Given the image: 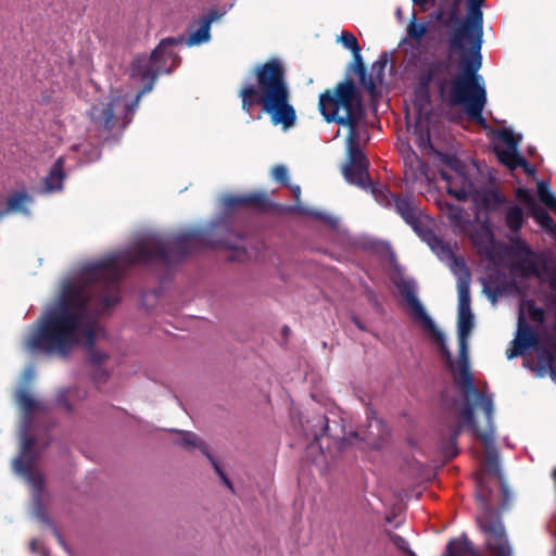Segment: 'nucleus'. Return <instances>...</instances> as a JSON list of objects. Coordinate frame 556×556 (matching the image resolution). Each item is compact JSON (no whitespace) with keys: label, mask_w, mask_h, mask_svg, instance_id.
I'll return each mask as SVG.
<instances>
[{"label":"nucleus","mask_w":556,"mask_h":556,"mask_svg":"<svg viewBox=\"0 0 556 556\" xmlns=\"http://www.w3.org/2000/svg\"><path fill=\"white\" fill-rule=\"evenodd\" d=\"M213 245L208 231L193 229L170 238L148 237L129 249L85 265L77 281L63 285L55 304L27 338L26 348L31 352L68 357L76 346L83 344L88 349L90 364L100 367L109 355L94 349L97 330L89 316L90 303L94 302L100 312L119 303L124 271L134 265L159 262L170 265L192 252Z\"/></svg>","instance_id":"f257e3e1"},{"label":"nucleus","mask_w":556,"mask_h":556,"mask_svg":"<svg viewBox=\"0 0 556 556\" xmlns=\"http://www.w3.org/2000/svg\"><path fill=\"white\" fill-rule=\"evenodd\" d=\"M485 0H454L444 17L438 14L441 24L451 28L448 49L460 55L462 71L457 72L451 54L434 58L422 64L418 73V90L428 99L430 86L439 100L450 108L462 105L469 119L481 126L486 121L482 115L486 104L483 78L478 74L482 64L480 53L483 36L481 7Z\"/></svg>","instance_id":"f03ea898"},{"label":"nucleus","mask_w":556,"mask_h":556,"mask_svg":"<svg viewBox=\"0 0 556 556\" xmlns=\"http://www.w3.org/2000/svg\"><path fill=\"white\" fill-rule=\"evenodd\" d=\"M255 83H245L239 90L241 109L251 114L260 105L274 126L283 130L296 124L298 115L290 102V89L286 79V67L281 60L271 58L252 68Z\"/></svg>","instance_id":"7ed1b4c3"},{"label":"nucleus","mask_w":556,"mask_h":556,"mask_svg":"<svg viewBox=\"0 0 556 556\" xmlns=\"http://www.w3.org/2000/svg\"><path fill=\"white\" fill-rule=\"evenodd\" d=\"M372 193L380 205L394 210L438 256L451 257L456 266L465 268V263L454 255L450 244L432 231L429 226L432 219L422 212L413 195L392 193L386 188H372Z\"/></svg>","instance_id":"20e7f679"},{"label":"nucleus","mask_w":556,"mask_h":556,"mask_svg":"<svg viewBox=\"0 0 556 556\" xmlns=\"http://www.w3.org/2000/svg\"><path fill=\"white\" fill-rule=\"evenodd\" d=\"M318 108L326 122L345 126L352 137L357 136V127L365 111L362 94L352 79L346 78L333 89L320 93Z\"/></svg>","instance_id":"39448f33"},{"label":"nucleus","mask_w":556,"mask_h":556,"mask_svg":"<svg viewBox=\"0 0 556 556\" xmlns=\"http://www.w3.org/2000/svg\"><path fill=\"white\" fill-rule=\"evenodd\" d=\"M396 287L401 295L405 299L407 305L412 308L414 315L419 318L431 331V336L437 343L442 356L446 359L448 368L453 369L452 356L448 348L446 346L445 337L443 332L437 328L432 319L426 313L422 304L418 300L414 282L402 280L396 285Z\"/></svg>","instance_id":"423d86ee"},{"label":"nucleus","mask_w":556,"mask_h":556,"mask_svg":"<svg viewBox=\"0 0 556 556\" xmlns=\"http://www.w3.org/2000/svg\"><path fill=\"white\" fill-rule=\"evenodd\" d=\"M369 161L361 150L357 142V136H348V160L342 167V174L345 180L362 189L372 187V182L368 174Z\"/></svg>","instance_id":"0eeeda50"},{"label":"nucleus","mask_w":556,"mask_h":556,"mask_svg":"<svg viewBox=\"0 0 556 556\" xmlns=\"http://www.w3.org/2000/svg\"><path fill=\"white\" fill-rule=\"evenodd\" d=\"M129 105L121 97H113L108 102H100L91 106L89 116L94 126L105 131H112L119 125L125 128L126 122L122 117L128 113Z\"/></svg>","instance_id":"6e6552de"},{"label":"nucleus","mask_w":556,"mask_h":556,"mask_svg":"<svg viewBox=\"0 0 556 556\" xmlns=\"http://www.w3.org/2000/svg\"><path fill=\"white\" fill-rule=\"evenodd\" d=\"M168 42L169 39H162L149 56L147 54H139L134 58L130 64V77L139 79L142 83L139 96L150 92L153 89L154 84L160 76L156 68H162V65L159 63L160 61H156L155 59H157L159 53Z\"/></svg>","instance_id":"1a4fd4ad"},{"label":"nucleus","mask_w":556,"mask_h":556,"mask_svg":"<svg viewBox=\"0 0 556 556\" xmlns=\"http://www.w3.org/2000/svg\"><path fill=\"white\" fill-rule=\"evenodd\" d=\"M482 531L488 535L486 547L495 556H511L505 528L497 515L488 514L479 520Z\"/></svg>","instance_id":"9d476101"},{"label":"nucleus","mask_w":556,"mask_h":556,"mask_svg":"<svg viewBox=\"0 0 556 556\" xmlns=\"http://www.w3.org/2000/svg\"><path fill=\"white\" fill-rule=\"evenodd\" d=\"M458 376L454 378L455 383L458 384L463 391L465 399L473 395L484 410L488 422L491 424L493 416V400L491 395L480 392L473 382L472 374L470 372L469 362L458 363Z\"/></svg>","instance_id":"9b49d317"},{"label":"nucleus","mask_w":556,"mask_h":556,"mask_svg":"<svg viewBox=\"0 0 556 556\" xmlns=\"http://www.w3.org/2000/svg\"><path fill=\"white\" fill-rule=\"evenodd\" d=\"M223 16V13L217 10H211L204 16H202L195 24L198 28L195 30L190 31L189 37H185V43L187 46H199L204 42H207L211 39V25L213 22L219 20Z\"/></svg>","instance_id":"f8f14e48"},{"label":"nucleus","mask_w":556,"mask_h":556,"mask_svg":"<svg viewBox=\"0 0 556 556\" xmlns=\"http://www.w3.org/2000/svg\"><path fill=\"white\" fill-rule=\"evenodd\" d=\"M165 39H169V42L163 47L157 59H155L156 61H160V65H164V70L156 68L160 75L170 74L177 66H179L181 58L178 53L173 51V47L185 43V36L166 37Z\"/></svg>","instance_id":"ddd939ff"},{"label":"nucleus","mask_w":556,"mask_h":556,"mask_svg":"<svg viewBox=\"0 0 556 556\" xmlns=\"http://www.w3.org/2000/svg\"><path fill=\"white\" fill-rule=\"evenodd\" d=\"M429 166L414 151L404 157V178L406 182L416 184L428 180Z\"/></svg>","instance_id":"4468645a"},{"label":"nucleus","mask_w":556,"mask_h":556,"mask_svg":"<svg viewBox=\"0 0 556 556\" xmlns=\"http://www.w3.org/2000/svg\"><path fill=\"white\" fill-rule=\"evenodd\" d=\"M36 440L34 437L24 434L22 438V448L20 455L14 460L15 469L21 473H30L31 467H34L36 453H35Z\"/></svg>","instance_id":"2eb2a0df"},{"label":"nucleus","mask_w":556,"mask_h":556,"mask_svg":"<svg viewBox=\"0 0 556 556\" xmlns=\"http://www.w3.org/2000/svg\"><path fill=\"white\" fill-rule=\"evenodd\" d=\"M64 160L59 157L52 165L48 175L43 178V192L51 193L60 191L63 188V181L65 179L64 173Z\"/></svg>","instance_id":"dca6fc26"},{"label":"nucleus","mask_w":556,"mask_h":556,"mask_svg":"<svg viewBox=\"0 0 556 556\" xmlns=\"http://www.w3.org/2000/svg\"><path fill=\"white\" fill-rule=\"evenodd\" d=\"M511 344L521 345L525 350L534 348L539 344V337L536 332L525 320L522 315L519 316L517 334L511 341Z\"/></svg>","instance_id":"f3484780"},{"label":"nucleus","mask_w":556,"mask_h":556,"mask_svg":"<svg viewBox=\"0 0 556 556\" xmlns=\"http://www.w3.org/2000/svg\"><path fill=\"white\" fill-rule=\"evenodd\" d=\"M467 403L460 410V417L463 418L464 424L469 427V429L473 432L476 437H478L485 445L492 443V434L488 432H482L476 421L475 418V407L473 404L469 401V397L466 399Z\"/></svg>","instance_id":"a211bd4d"},{"label":"nucleus","mask_w":556,"mask_h":556,"mask_svg":"<svg viewBox=\"0 0 556 556\" xmlns=\"http://www.w3.org/2000/svg\"><path fill=\"white\" fill-rule=\"evenodd\" d=\"M33 201V198L26 191H17L11 194L7 200V207L0 212V218L8 213H23L28 214L27 205Z\"/></svg>","instance_id":"6ab92c4d"},{"label":"nucleus","mask_w":556,"mask_h":556,"mask_svg":"<svg viewBox=\"0 0 556 556\" xmlns=\"http://www.w3.org/2000/svg\"><path fill=\"white\" fill-rule=\"evenodd\" d=\"M475 547L471 541L463 535L460 539H452L445 548L443 556H463L464 554L475 555Z\"/></svg>","instance_id":"aec40b11"},{"label":"nucleus","mask_w":556,"mask_h":556,"mask_svg":"<svg viewBox=\"0 0 556 556\" xmlns=\"http://www.w3.org/2000/svg\"><path fill=\"white\" fill-rule=\"evenodd\" d=\"M470 275L466 271L465 277H460L457 283L458 290V312L471 311L470 307Z\"/></svg>","instance_id":"412c9836"},{"label":"nucleus","mask_w":556,"mask_h":556,"mask_svg":"<svg viewBox=\"0 0 556 556\" xmlns=\"http://www.w3.org/2000/svg\"><path fill=\"white\" fill-rule=\"evenodd\" d=\"M538 361L540 370L548 372L551 378L556 382V352L543 349L538 355Z\"/></svg>","instance_id":"4be33fe9"},{"label":"nucleus","mask_w":556,"mask_h":556,"mask_svg":"<svg viewBox=\"0 0 556 556\" xmlns=\"http://www.w3.org/2000/svg\"><path fill=\"white\" fill-rule=\"evenodd\" d=\"M505 223L513 233L519 232L525 224V215L522 208L518 205L508 207L505 214Z\"/></svg>","instance_id":"5701e85b"},{"label":"nucleus","mask_w":556,"mask_h":556,"mask_svg":"<svg viewBox=\"0 0 556 556\" xmlns=\"http://www.w3.org/2000/svg\"><path fill=\"white\" fill-rule=\"evenodd\" d=\"M270 200L265 192L255 191L244 193V207L267 211L270 207Z\"/></svg>","instance_id":"b1692460"},{"label":"nucleus","mask_w":556,"mask_h":556,"mask_svg":"<svg viewBox=\"0 0 556 556\" xmlns=\"http://www.w3.org/2000/svg\"><path fill=\"white\" fill-rule=\"evenodd\" d=\"M16 402L23 413L28 416H30L39 407V403L34 399L27 389H20L16 392Z\"/></svg>","instance_id":"393cba45"},{"label":"nucleus","mask_w":556,"mask_h":556,"mask_svg":"<svg viewBox=\"0 0 556 556\" xmlns=\"http://www.w3.org/2000/svg\"><path fill=\"white\" fill-rule=\"evenodd\" d=\"M462 425H457L451 429L450 437L442 443V451L446 458H454L458 454L457 439L462 432Z\"/></svg>","instance_id":"a878e982"},{"label":"nucleus","mask_w":556,"mask_h":556,"mask_svg":"<svg viewBox=\"0 0 556 556\" xmlns=\"http://www.w3.org/2000/svg\"><path fill=\"white\" fill-rule=\"evenodd\" d=\"M494 151L502 164L506 165L511 170L518 168V164L522 159V156L518 153V149L495 148Z\"/></svg>","instance_id":"bb28decb"},{"label":"nucleus","mask_w":556,"mask_h":556,"mask_svg":"<svg viewBox=\"0 0 556 556\" xmlns=\"http://www.w3.org/2000/svg\"><path fill=\"white\" fill-rule=\"evenodd\" d=\"M491 443L486 445L485 451V459H484V467L485 470L498 479L502 478L501 468H500V458L498 453L494 447H490Z\"/></svg>","instance_id":"cd10ccee"},{"label":"nucleus","mask_w":556,"mask_h":556,"mask_svg":"<svg viewBox=\"0 0 556 556\" xmlns=\"http://www.w3.org/2000/svg\"><path fill=\"white\" fill-rule=\"evenodd\" d=\"M475 326L471 311H459L457 316L458 337H469Z\"/></svg>","instance_id":"c85d7f7f"},{"label":"nucleus","mask_w":556,"mask_h":556,"mask_svg":"<svg viewBox=\"0 0 556 556\" xmlns=\"http://www.w3.org/2000/svg\"><path fill=\"white\" fill-rule=\"evenodd\" d=\"M440 176L441 178L447 182V193L450 195H453L455 197L457 200L459 201H465L468 199V195H469V192L466 188V180H463V185L459 187V188H455L453 185H452V175H450L447 172H445L444 169H441L440 170Z\"/></svg>","instance_id":"c756f323"},{"label":"nucleus","mask_w":556,"mask_h":556,"mask_svg":"<svg viewBox=\"0 0 556 556\" xmlns=\"http://www.w3.org/2000/svg\"><path fill=\"white\" fill-rule=\"evenodd\" d=\"M530 214L543 228L551 231L556 230L555 220L549 213L539 204L530 211Z\"/></svg>","instance_id":"7c9ffc66"},{"label":"nucleus","mask_w":556,"mask_h":556,"mask_svg":"<svg viewBox=\"0 0 556 556\" xmlns=\"http://www.w3.org/2000/svg\"><path fill=\"white\" fill-rule=\"evenodd\" d=\"M179 444L186 448L198 447L207 457H208V455H211L208 452L207 445L200 438H198V435L194 434L193 432H189V431L182 432V437L179 441Z\"/></svg>","instance_id":"2f4dec72"},{"label":"nucleus","mask_w":556,"mask_h":556,"mask_svg":"<svg viewBox=\"0 0 556 556\" xmlns=\"http://www.w3.org/2000/svg\"><path fill=\"white\" fill-rule=\"evenodd\" d=\"M542 271L545 275L548 286L552 290L551 294L547 296V304L549 306H556V265L548 266L544 264Z\"/></svg>","instance_id":"473e14b6"},{"label":"nucleus","mask_w":556,"mask_h":556,"mask_svg":"<svg viewBox=\"0 0 556 556\" xmlns=\"http://www.w3.org/2000/svg\"><path fill=\"white\" fill-rule=\"evenodd\" d=\"M538 193L541 202L554 213H556V197L549 191V185L545 181L538 184Z\"/></svg>","instance_id":"72a5a7b5"},{"label":"nucleus","mask_w":556,"mask_h":556,"mask_svg":"<svg viewBox=\"0 0 556 556\" xmlns=\"http://www.w3.org/2000/svg\"><path fill=\"white\" fill-rule=\"evenodd\" d=\"M440 161L444 165H446L450 169L455 172V174L457 176H459V178L462 180H466L465 165L458 157H456L455 155H450V154H440Z\"/></svg>","instance_id":"f704fd0d"},{"label":"nucleus","mask_w":556,"mask_h":556,"mask_svg":"<svg viewBox=\"0 0 556 556\" xmlns=\"http://www.w3.org/2000/svg\"><path fill=\"white\" fill-rule=\"evenodd\" d=\"M362 442H366V444L372 448H377L379 446V442L377 440L365 439L364 437H361L357 431H352L348 435H345L341 440L340 446L344 447L345 444L354 445L359 444Z\"/></svg>","instance_id":"c9c22d12"},{"label":"nucleus","mask_w":556,"mask_h":556,"mask_svg":"<svg viewBox=\"0 0 556 556\" xmlns=\"http://www.w3.org/2000/svg\"><path fill=\"white\" fill-rule=\"evenodd\" d=\"M515 268L519 270L522 276L529 277V276H540V271L538 268V264L534 260L529 258L527 256L526 258L520 260L516 265Z\"/></svg>","instance_id":"e433bc0d"},{"label":"nucleus","mask_w":556,"mask_h":556,"mask_svg":"<svg viewBox=\"0 0 556 556\" xmlns=\"http://www.w3.org/2000/svg\"><path fill=\"white\" fill-rule=\"evenodd\" d=\"M497 138L507 146V149H518L521 141V135H516L508 128L498 130Z\"/></svg>","instance_id":"4c0bfd02"},{"label":"nucleus","mask_w":556,"mask_h":556,"mask_svg":"<svg viewBox=\"0 0 556 556\" xmlns=\"http://www.w3.org/2000/svg\"><path fill=\"white\" fill-rule=\"evenodd\" d=\"M428 31V25L426 23H417L416 18L414 17L410 23L407 26V35L410 39L416 40L417 42H420L422 37Z\"/></svg>","instance_id":"58836bf2"},{"label":"nucleus","mask_w":556,"mask_h":556,"mask_svg":"<svg viewBox=\"0 0 556 556\" xmlns=\"http://www.w3.org/2000/svg\"><path fill=\"white\" fill-rule=\"evenodd\" d=\"M340 41L342 45L352 51L353 55L361 52V46L356 39V37L350 31H342L340 36Z\"/></svg>","instance_id":"ea45409f"},{"label":"nucleus","mask_w":556,"mask_h":556,"mask_svg":"<svg viewBox=\"0 0 556 556\" xmlns=\"http://www.w3.org/2000/svg\"><path fill=\"white\" fill-rule=\"evenodd\" d=\"M515 195L520 203H523L529 207V211H531L533 207H535V205H538L532 193L526 188H517L515 190Z\"/></svg>","instance_id":"a19ab883"},{"label":"nucleus","mask_w":556,"mask_h":556,"mask_svg":"<svg viewBox=\"0 0 556 556\" xmlns=\"http://www.w3.org/2000/svg\"><path fill=\"white\" fill-rule=\"evenodd\" d=\"M389 62V55L387 52L380 54L379 59L372 64L371 73L376 76L379 81H382L386 66Z\"/></svg>","instance_id":"79ce46f5"},{"label":"nucleus","mask_w":556,"mask_h":556,"mask_svg":"<svg viewBox=\"0 0 556 556\" xmlns=\"http://www.w3.org/2000/svg\"><path fill=\"white\" fill-rule=\"evenodd\" d=\"M477 497L484 505H488L490 502L491 489L488 486L483 477H479L477 480Z\"/></svg>","instance_id":"37998d69"},{"label":"nucleus","mask_w":556,"mask_h":556,"mask_svg":"<svg viewBox=\"0 0 556 556\" xmlns=\"http://www.w3.org/2000/svg\"><path fill=\"white\" fill-rule=\"evenodd\" d=\"M273 178L279 181L282 186L289 187L288 169L285 165H276L271 172Z\"/></svg>","instance_id":"c03bdc74"},{"label":"nucleus","mask_w":556,"mask_h":556,"mask_svg":"<svg viewBox=\"0 0 556 556\" xmlns=\"http://www.w3.org/2000/svg\"><path fill=\"white\" fill-rule=\"evenodd\" d=\"M223 202L225 207L229 210L244 207V194H228Z\"/></svg>","instance_id":"a18cd8bd"},{"label":"nucleus","mask_w":556,"mask_h":556,"mask_svg":"<svg viewBox=\"0 0 556 556\" xmlns=\"http://www.w3.org/2000/svg\"><path fill=\"white\" fill-rule=\"evenodd\" d=\"M361 85L368 91V93L374 94L377 89V85L380 83L376 76L371 73L370 75L365 73L364 80H359Z\"/></svg>","instance_id":"49530a36"},{"label":"nucleus","mask_w":556,"mask_h":556,"mask_svg":"<svg viewBox=\"0 0 556 556\" xmlns=\"http://www.w3.org/2000/svg\"><path fill=\"white\" fill-rule=\"evenodd\" d=\"M513 254H525L526 256H533V251L521 239H516L511 245Z\"/></svg>","instance_id":"de8ad7c7"},{"label":"nucleus","mask_w":556,"mask_h":556,"mask_svg":"<svg viewBox=\"0 0 556 556\" xmlns=\"http://www.w3.org/2000/svg\"><path fill=\"white\" fill-rule=\"evenodd\" d=\"M353 68L355 74L358 76L359 80H364L365 73L367 72L365 64L363 62L361 52L353 55Z\"/></svg>","instance_id":"09e8293b"},{"label":"nucleus","mask_w":556,"mask_h":556,"mask_svg":"<svg viewBox=\"0 0 556 556\" xmlns=\"http://www.w3.org/2000/svg\"><path fill=\"white\" fill-rule=\"evenodd\" d=\"M530 318L539 324H542L545 320V312L542 307L536 306L534 303L530 304L528 307Z\"/></svg>","instance_id":"8fccbe9b"},{"label":"nucleus","mask_w":556,"mask_h":556,"mask_svg":"<svg viewBox=\"0 0 556 556\" xmlns=\"http://www.w3.org/2000/svg\"><path fill=\"white\" fill-rule=\"evenodd\" d=\"M208 459L212 463L213 468L215 469V472L219 476L223 483L228 486L230 490H232V483L229 480V478L226 476V473L223 471L219 464L215 460V458L212 455H208Z\"/></svg>","instance_id":"3c124183"},{"label":"nucleus","mask_w":556,"mask_h":556,"mask_svg":"<svg viewBox=\"0 0 556 556\" xmlns=\"http://www.w3.org/2000/svg\"><path fill=\"white\" fill-rule=\"evenodd\" d=\"M391 540L400 549L405 551L407 556H417L412 549H409L408 543L403 536L393 534Z\"/></svg>","instance_id":"603ef678"},{"label":"nucleus","mask_w":556,"mask_h":556,"mask_svg":"<svg viewBox=\"0 0 556 556\" xmlns=\"http://www.w3.org/2000/svg\"><path fill=\"white\" fill-rule=\"evenodd\" d=\"M318 425L320 426L321 431L320 433H315L316 439H318L319 437L332 435L329 420L326 416H321L318 418Z\"/></svg>","instance_id":"864d4df0"},{"label":"nucleus","mask_w":556,"mask_h":556,"mask_svg":"<svg viewBox=\"0 0 556 556\" xmlns=\"http://www.w3.org/2000/svg\"><path fill=\"white\" fill-rule=\"evenodd\" d=\"M467 339H468V337H458V343H459V358H458V363L469 362V359H468Z\"/></svg>","instance_id":"5fc2aeb1"},{"label":"nucleus","mask_w":556,"mask_h":556,"mask_svg":"<svg viewBox=\"0 0 556 556\" xmlns=\"http://www.w3.org/2000/svg\"><path fill=\"white\" fill-rule=\"evenodd\" d=\"M24 476H27L29 480L31 481L34 488L38 491H40L43 486V479L40 475L35 473L31 469L30 473H23Z\"/></svg>","instance_id":"6e6d98bb"},{"label":"nucleus","mask_w":556,"mask_h":556,"mask_svg":"<svg viewBox=\"0 0 556 556\" xmlns=\"http://www.w3.org/2000/svg\"><path fill=\"white\" fill-rule=\"evenodd\" d=\"M525 349L521 345L511 344L510 348L506 350V356L508 359H513L525 353Z\"/></svg>","instance_id":"4d7b16f0"},{"label":"nucleus","mask_w":556,"mask_h":556,"mask_svg":"<svg viewBox=\"0 0 556 556\" xmlns=\"http://www.w3.org/2000/svg\"><path fill=\"white\" fill-rule=\"evenodd\" d=\"M109 374L103 370L101 367H96L92 372V380L96 382H105L108 380Z\"/></svg>","instance_id":"13d9d810"},{"label":"nucleus","mask_w":556,"mask_h":556,"mask_svg":"<svg viewBox=\"0 0 556 556\" xmlns=\"http://www.w3.org/2000/svg\"><path fill=\"white\" fill-rule=\"evenodd\" d=\"M58 404L63 407L66 412H72L73 407L70 401L67 400V395L65 392H60L56 397Z\"/></svg>","instance_id":"bf43d9fd"},{"label":"nucleus","mask_w":556,"mask_h":556,"mask_svg":"<svg viewBox=\"0 0 556 556\" xmlns=\"http://www.w3.org/2000/svg\"><path fill=\"white\" fill-rule=\"evenodd\" d=\"M518 167H521L527 175L533 176L536 173L535 168L525 157L521 159Z\"/></svg>","instance_id":"052dcab7"},{"label":"nucleus","mask_w":556,"mask_h":556,"mask_svg":"<svg viewBox=\"0 0 556 556\" xmlns=\"http://www.w3.org/2000/svg\"><path fill=\"white\" fill-rule=\"evenodd\" d=\"M450 208H451V211L453 212V213L451 214V219H452L453 222H457V223H458V222H460V219H462V213H463V210H462V208H459V207H455V206H453V205H451V206H450Z\"/></svg>","instance_id":"680f3d73"},{"label":"nucleus","mask_w":556,"mask_h":556,"mask_svg":"<svg viewBox=\"0 0 556 556\" xmlns=\"http://www.w3.org/2000/svg\"><path fill=\"white\" fill-rule=\"evenodd\" d=\"M291 191H292V193H293V195H294L295 200H296V201H299V200H300V195H301V189H300V187H299V186H292V187H291Z\"/></svg>","instance_id":"e2e57ef3"},{"label":"nucleus","mask_w":556,"mask_h":556,"mask_svg":"<svg viewBox=\"0 0 556 556\" xmlns=\"http://www.w3.org/2000/svg\"><path fill=\"white\" fill-rule=\"evenodd\" d=\"M352 320L358 329L365 330L364 325L362 324L361 319L357 316H353Z\"/></svg>","instance_id":"0e129e2a"},{"label":"nucleus","mask_w":556,"mask_h":556,"mask_svg":"<svg viewBox=\"0 0 556 556\" xmlns=\"http://www.w3.org/2000/svg\"><path fill=\"white\" fill-rule=\"evenodd\" d=\"M314 216H316L317 218H319L321 220L331 222L330 217H326L321 213H315Z\"/></svg>","instance_id":"69168bd1"},{"label":"nucleus","mask_w":556,"mask_h":556,"mask_svg":"<svg viewBox=\"0 0 556 556\" xmlns=\"http://www.w3.org/2000/svg\"><path fill=\"white\" fill-rule=\"evenodd\" d=\"M494 198L496 199L497 202L503 201V199L497 193H494Z\"/></svg>","instance_id":"338daca9"},{"label":"nucleus","mask_w":556,"mask_h":556,"mask_svg":"<svg viewBox=\"0 0 556 556\" xmlns=\"http://www.w3.org/2000/svg\"><path fill=\"white\" fill-rule=\"evenodd\" d=\"M214 225H227L226 222H218V223H215Z\"/></svg>","instance_id":"774afa93"}]
</instances>
